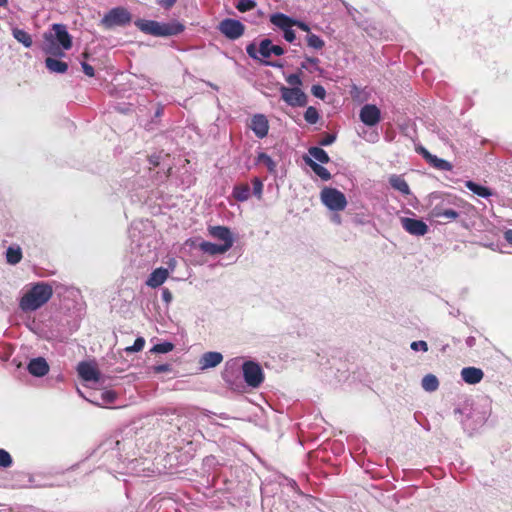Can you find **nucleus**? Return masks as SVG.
I'll return each instance as SVG.
<instances>
[{
    "label": "nucleus",
    "mask_w": 512,
    "mask_h": 512,
    "mask_svg": "<svg viewBox=\"0 0 512 512\" xmlns=\"http://www.w3.org/2000/svg\"><path fill=\"white\" fill-rule=\"evenodd\" d=\"M490 401L486 397L466 399L458 405L457 412L462 415V423L468 430L482 426L490 415Z\"/></svg>",
    "instance_id": "1"
},
{
    "label": "nucleus",
    "mask_w": 512,
    "mask_h": 512,
    "mask_svg": "<svg viewBox=\"0 0 512 512\" xmlns=\"http://www.w3.org/2000/svg\"><path fill=\"white\" fill-rule=\"evenodd\" d=\"M71 47L72 37L64 24H53L51 31L43 35L42 50L47 55L63 57Z\"/></svg>",
    "instance_id": "2"
},
{
    "label": "nucleus",
    "mask_w": 512,
    "mask_h": 512,
    "mask_svg": "<svg viewBox=\"0 0 512 512\" xmlns=\"http://www.w3.org/2000/svg\"><path fill=\"white\" fill-rule=\"evenodd\" d=\"M239 368L242 370L246 384H262L264 382L265 374L259 362L243 357H234L225 363L226 371H237Z\"/></svg>",
    "instance_id": "3"
},
{
    "label": "nucleus",
    "mask_w": 512,
    "mask_h": 512,
    "mask_svg": "<svg viewBox=\"0 0 512 512\" xmlns=\"http://www.w3.org/2000/svg\"><path fill=\"white\" fill-rule=\"evenodd\" d=\"M52 295L53 289L49 284L38 282L23 294L19 307L24 312L35 311L45 305Z\"/></svg>",
    "instance_id": "4"
},
{
    "label": "nucleus",
    "mask_w": 512,
    "mask_h": 512,
    "mask_svg": "<svg viewBox=\"0 0 512 512\" xmlns=\"http://www.w3.org/2000/svg\"><path fill=\"white\" fill-rule=\"evenodd\" d=\"M78 393L92 404L97 406H105L111 404L116 399V393L107 388V386H78Z\"/></svg>",
    "instance_id": "5"
},
{
    "label": "nucleus",
    "mask_w": 512,
    "mask_h": 512,
    "mask_svg": "<svg viewBox=\"0 0 512 512\" xmlns=\"http://www.w3.org/2000/svg\"><path fill=\"white\" fill-rule=\"evenodd\" d=\"M322 203L332 211H342L347 206L345 195L335 188H324L320 193Z\"/></svg>",
    "instance_id": "6"
},
{
    "label": "nucleus",
    "mask_w": 512,
    "mask_h": 512,
    "mask_svg": "<svg viewBox=\"0 0 512 512\" xmlns=\"http://www.w3.org/2000/svg\"><path fill=\"white\" fill-rule=\"evenodd\" d=\"M131 21V15L127 9L116 7L111 9L103 18L102 25L108 29L115 26H124Z\"/></svg>",
    "instance_id": "7"
},
{
    "label": "nucleus",
    "mask_w": 512,
    "mask_h": 512,
    "mask_svg": "<svg viewBox=\"0 0 512 512\" xmlns=\"http://www.w3.org/2000/svg\"><path fill=\"white\" fill-rule=\"evenodd\" d=\"M246 50H247L248 55L255 59L259 58L258 54L262 58H269L272 54H274L276 56H280L284 53V50L282 47H280L278 45H273L271 40H269V39H264L261 41L258 51L256 50L254 44L248 45Z\"/></svg>",
    "instance_id": "8"
},
{
    "label": "nucleus",
    "mask_w": 512,
    "mask_h": 512,
    "mask_svg": "<svg viewBox=\"0 0 512 512\" xmlns=\"http://www.w3.org/2000/svg\"><path fill=\"white\" fill-rule=\"evenodd\" d=\"M218 29L228 39L236 40L244 34L245 26L239 20L228 18L219 23Z\"/></svg>",
    "instance_id": "9"
},
{
    "label": "nucleus",
    "mask_w": 512,
    "mask_h": 512,
    "mask_svg": "<svg viewBox=\"0 0 512 512\" xmlns=\"http://www.w3.org/2000/svg\"><path fill=\"white\" fill-rule=\"evenodd\" d=\"M208 234L218 240L221 247H225L226 251H229L234 244V237L231 230L226 226H209Z\"/></svg>",
    "instance_id": "10"
},
{
    "label": "nucleus",
    "mask_w": 512,
    "mask_h": 512,
    "mask_svg": "<svg viewBox=\"0 0 512 512\" xmlns=\"http://www.w3.org/2000/svg\"><path fill=\"white\" fill-rule=\"evenodd\" d=\"M282 99L290 106H304L307 101L305 93L299 87L280 88Z\"/></svg>",
    "instance_id": "11"
},
{
    "label": "nucleus",
    "mask_w": 512,
    "mask_h": 512,
    "mask_svg": "<svg viewBox=\"0 0 512 512\" xmlns=\"http://www.w3.org/2000/svg\"><path fill=\"white\" fill-rule=\"evenodd\" d=\"M77 372L84 381L97 382L100 380V371L95 361H82L77 366Z\"/></svg>",
    "instance_id": "12"
},
{
    "label": "nucleus",
    "mask_w": 512,
    "mask_h": 512,
    "mask_svg": "<svg viewBox=\"0 0 512 512\" xmlns=\"http://www.w3.org/2000/svg\"><path fill=\"white\" fill-rule=\"evenodd\" d=\"M139 231H140V229L137 226V224H132V226L129 230V236H130L132 242H135L136 240L140 241V239H136ZM145 241H146V239L142 238L141 242L139 244H137L138 253L141 256L145 257V260H144L145 262H147V263L153 262L154 263L158 259V251L156 249L148 250V254L146 255L145 248L143 247Z\"/></svg>",
    "instance_id": "13"
},
{
    "label": "nucleus",
    "mask_w": 512,
    "mask_h": 512,
    "mask_svg": "<svg viewBox=\"0 0 512 512\" xmlns=\"http://www.w3.org/2000/svg\"><path fill=\"white\" fill-rule=\"evenodd\" d=\"M360 120L367 126H375L381 119V112L376 105L366 104L359 113Z\"/></svg>",
    "instance_id": "14"
},
{
    "label": "nucleus",
    "mask_w": 512,
    "mask_h": 512,
    "mask_svg": "<svg viewBox=\"0 0 512 512\" xmlns=\"http://www.w3.org/2000/svg\"><path fill=\"white\" fill-rule=\"evenodd\" d=\"M402 227L411 235L423 236L428 232L427 224L419 219L403 217L401 218Z\"/></svg>",
    "instance_id": "15"
},
{
    "label": "nucleus",
    "mask_w": 512,
    "mask_h": 512,
    "mask_svg": "<svg viewBox=\"0 0 512 512\" xmlns=\"http://www.w3.org/2000/svg\"><path fill=\"white\" fill-rule=\"evenodd\" d=\"M223 361V355L217 351L203 353L198 360V367L204 371L218 366Z\"/></svg>",
    "instance_id": "16"
},
{
    "label": "nucleus",
    "mask_w": 512,
    "mask_h": 512,
    "mask_svg": "<svg viewBox=\"0 0 512 512\" xmlns=\"http://www.w3.org/2000/svg\"><path fill=\"white\" fill-rule=\"evenodd\" d=\"M250 128L258 138H264L268 134L269 123L265 115L256 114L251 119Z\"/></svg>",
    "instance_id": "17"
},
{
    "label": "nucleus",
    "mask_w": 512,
    "mask_h": 512,
    "mask_svg": "<svg viewBox=\"0 0 512 512\" xmlns=\"http://www.w3.org/2000/svg\"><path fill=\"white\" fill-rule=\"evenodd\" d=\"M28 371L34 376L41 377L48 373L49 365L42 357L34 358L28 364Z\"/></svg>",
    "instance_id": "18"
},
{
    "label": "nucleus",
    "mask_w": 512,
    "mask_h": 512,
    "mask_svg": "<svg viewBox=\"0 0 512 512\" xmlns=\"http://www.w3.org/2000/svg\"><path fill=\"white\" fill-rule=\"evenodd\" d=\"M196 248L208 255H222L227 251L225 247H221L218 243H212L208 241H200L196 244V241L192 242Z\"/></svg>",
    "instance_id": "19"
},
{
    "label": "nucleus",
    "mask_w": 512,
    "mask_h": 512,
    "mask_svg": "<svg viewBox=\"0 0 512 512\" xmlns=\"http://www.w3.org/2000/svg\"><path fill=\"white\" fill-rule=\"evenodd\" d=\"M483 371L476 367H466L461 371V377L467 384H477L483 379Z\"/></svg>",
    "instance_id": "20"
},
{
    "label": "nucleus",
    "mask_w": 512,
    "mask_h": 512,
    "mask_svg": "<svg viewBox=\"0 0 512 512\" xmlns=\"http://www.w3.org/2000/svg\"><path fill=\"white\" fill-rule=\"evenodd\" d=\"M459 216L458 212L453 209H446L440 206H436L431 211V217L441 222V219L452 221Z\"/></svg>",
    "instance_id": "21"
},
{
    "label": "nucleus",
    "mask_w": 512,
    "mask_h": 512,
    "mask_svg": "<svg viewBox=\"0 0 512 512\" xmlns=\"http://www.w3.org/2000/svg\"><path fill=\"white\" fill-rule=\"evenodd\" d=\"M270 22L282 31L294 26V20L283 13L272 14Z\"/></svg>",
    "instance_id": "22"
},
{
    "label": "nucleus",
    "mask_w": 512,
    "mask_h": 512,
    "mask_svg": "<svg viewBox=\"0 0 512 512\" xmlns=\"http://www.w3.org/2000/svg\"><path fill=\"white\" fill-rule=\"evenodd\" d=\"M184 29V24H182L178 20H172L168 23H162V37L178 35L182 33Z\"/></svg>",
    "instance_id": "23"
},
{
    "label": "nucleus",
    "mask_w": 512,
    "mask_h": 512,
    "mask_svg": "<svg viewBox=\"0 0 512 512\" xmlns=\"http://www.w3.org/2000/svg\"><path fill=\"white\" fill-rule=\"evenodd\" d=\"M135 25L143 32L154 36H160V23L157 21L138 20Z\"/></svg>",
    "instance_id": "24"
},
{
    "label": "nucleus",
    "mask_w": 512,
    "mask_h": 512,
    "mask_svg": "<svg viewBox=\"0 0 512 512\" xmlns=\"http://www.w3.org/2000/svg\"><path fill=\"white\" fill-rule=\"evenodd\" d=\"M47 69L52 73L63 74L67 71L68 65L66 62L60 61L53 57H47L45 60Z\"/></svg>",
    "instance_id": "25"
},
{
    "label": "nucleus",
    "mask_w": 512,
    "mask_h": 512,
    "mask_svg": "<svg viewBox=\"0 0 512 512\" xmlns=\"http://www.w3.org/2000/svg\"><path fill=\"white\" fill-rule=\"evenodd\" d=\"M389 183L395 190L399 191L403 195L410 194V188L405 179L400 175H391Z\"/></svg>",
    "instance_id": "26"
},
{
    "label": "nucleus",
    "mask_w": 512,
    "mask_h": 512,
    "mask_svg": "<svg viewBox=\"0 0 512 512\" xmlns=\"http://www.w3.org/2000/svg\"><path fill=\"white\" fill-rule=\"evenodd\" d=\"M305 163L310 166L313 172L319 176L322 180H329L331 178L330 172L323 166L319 165L317 162L312 160L309 157H304Z\"/></svg>",
    "instance_id": "27"
},
{
    "label": "nucleus",
    "mask_w": 512,
    "mask_h": 512,
    "mask_svg": "<svg viewBox=\"0 0 512 512\" xmlns=\"http://www.w3.org/2000/svg\"><path fill=\"white\" fill-rule=\"evenodd\" d=\"M423 156L436 168L449 171L452 169V165L444 160L440 159L434 155H431L427 150L422 149Z\"/></svg>",
    "instance_id": "28"
},
{
    "label": "nucleus",
    "mask_w": 512,
    "mask_h": 512,
    "mask_svg": "<svg viewBox=\"0 0 512 512\" xmlns=\"http://www.w3.org/2000/svg\"><path fill=\"white\" fill-rule=\"evenodd\" d=\"M22 259V250L18 245L9 246L6 250V261L11 265L18 264Z\"/></svg>",
    "instance_id": "29"
},
{
    "label": "nucleus",
    "mask_w": 512,
    "mask_h": 512,
    "mask_svg": "<svg viewBox=\"0 0 512 512\" xmlns=\"http://www.w3.org/2000/svg\"><path fill=\"white\" fill-rule=\"evenodd\" d=\"M465 186L474 194L478 195L479 197L488 198L493 195L492 191L482 185H479L473 181H466Z\"/></svg>",
    "instance_id": "30"
},
{
    "label": "nucleus",
    "mask_w": 512,
    "mask_h": 512,
    "mask_svg": "<svg viewBox=\"0 0 512 512\" xmlns=\"http://www.w3.org/2000/svg\"><path fill=\"white\" fill-rule=\"evenodd\" d=\"M308 153H309L308 157L311 158L312 160H314L315 162L318 161L320 163L325 164V163H328L330 160L326 151H324L322 148H319V147H311L308 150Z\"/></svg>",
    "instance_id": "31"
},
{
    "label": "nucleus",
    "mask_w": 512,
    "mask_h": 512,
    "mask_svg": "<svg viewBox=\"0 0 512 512\" xmlns=\"http://www.w3.org/2000/svg\"><path fill=\"white\" fill-rule=\"evenodd\" d=\"M12 34L14 38L18 42L22 43L25 47L29 48L32 46V38L26 31L19 28H14Z\"/></svg>",
    "instance_id": "32"
},
{
    "label": "nucleus",
    "mask_w": 512,
    "mask_h": 512,
    "mask_svg": "<svg viewBox=\"0 0 512 512\" xmlns=\"http://www.w3.org/2000/svg\"><path fill=\"white\" fill-rule=\"evenodd\" d=\"M233 196L238 201H246L250 197V188L246 184L238 185L233 190Z\"/></svg>",
    "instance_id": "33"
},
{
    "label": "nucleus",
    "mask_w": 512,
    "mask_h": 512,
    "mask_svg": "<svg viewBox=\"0 0 512 512\" xmlns=\"http://www.w3.org/2000/svg\"><path fill=\"white\" fill-rule=\"evenodd\" d=\"M257 162L259 164H263L267 167L268 171L273 173L276 169V163L273 161V159L267 155L266 153H259L257 157Z\"/></svg>",
    "instance_id": "34"
},
{
    "label": "nucleus",
    "mask_w": 512,
    "mask_h": 512,
    "mask_svg": "<svg viewBox=\"0 0 512 512\" xmlns=\"http://www.w3.org/2000/svg\"><path fill=\"white\" fill-rule=\"evenodd\" d=\"M306 40L308 46L311 48L321 49L324 47V41L315 34H308Z\"/></svg>",
    "instance_id": "35"
},
{
    "label": "nucleus",
    "mask_w": 512,
    "mask_h": 512,
    "mask_svg": "<svg viewBox=\"0 0 512 512\" xmlns=\"http://www.w3.org/2000/svg\"><path fill=\"white\" fill-rule=\"evenodd\" d=\"M304 119L310 124H315L319 120L317 109L312 106L308 107L304 113Z\"/></svg>",
    "instance_id": "36"
},
{
    "label": "nucleus",
    "mask_w": 512,
    "mask_h": 512,
    "mask_svg": "<svg viewBox=\"0 0 512 512\" xmlns=\"http://www.w3.org/2000/svg\"><path fill=\"white\" fill-rule=\"evenodd\" d=\"M256 7V2L254 0H238L236 4V8L240 12H247Z\"/></svg>",
    "instance_id": "37"
},
{
    "label": "nucleus",
    "mask_w": 512,
    "mask_h": 512,
    "mask_svg": "<svg viewBox=\"0 0 512 512\" xmlns=\"http://www.w3.org/2000/svg\"><path fill=\"white\" fill-rule=\"evenodd\" d=\"M146 284L152 288L160 286V268L154 269L150 277L146 281Z\"/></svg>",
    "instance_id": "38"
},
{
    "label": "nucleus",
    "mask_w": 512,
    "mask_h": 512,
    "mask_svg": "<svg viewBox=\"0 0 512 512\" xmlns=\"http://www.w3.org/2000/svg\"><path fill=\"white\" fill-rule=\"evenodd\" d=\"M11 455L4 449H0V467L8 468L12 465Z\"/></svg>",
    "instance_id": "39"
},
{
    "label": "nucleus",
    "mask_w": 512,
    "mask_h": 512,
    "mask_svg": "<svg viewBox=\"0 0 512 512\" xmlns=\"http://www.w3.org/2000/svg\"><path fill=\"white\" fill-rule=\"evenodd\" d=\"M318 62L319 60L317 58H306L305 61L302 62L301 67L312 72L319 69Z\"/></svg>",
    "instance_id": "40"
},
{
    "label": "nucleus",
    "mask_w": 512,
    "mask_h": 512,
    "mask_svg": "<svg viewBox=\"0 0 512 512\" xmlns=\"http://www.w3.org/2000/svg\"><path fill=\"white\" fill-rule=\"evenodd\" d=\"M144 345H145L144 338L138 337L132 346H128L125 348V351L127 353L139 352L143 349Z\"/></svg>",
    "instance_id": "41"
},
{
    "label": "nucleus",
    "mask_w": 512,
    "mask_h": 512,
    "mask_svg": "<svg viewBox=\"0 0 512 512\" xmlns=\"http://www.w3.org/2000/svg\"><path fill=\"white\" fill-rule=\"evenodd\" d=\"M252 184H253V194L258 199H261L262 198V193H263V183H262V181L259 178L255 177L252 180Z\"/></svg>",
    "instance_id": "42"
},
{
    "label": "nucleus",
    "mask_w": 512,
    "mask_h": 512,
    "mask_svg": "<svg viewBox=\"0 0 512 512\" xmlns=\"http://www.w3.org/2000/svg\"><path fill=\"white\" fill-rule=\"evenodd\" d=\"M286 82L292 87H299L302 85V81L298 74H290L286 77Z\"/></svg>",
    "instance_id": "43"
},
{
    "label": "nucleus",
    "mask_w": 512,
    "mask_h": 512,
    "mask_svg": "<svg viewBox=\"0 0 512 512\" xmlns=\"http://www.w3.org/2000/svg\"><path fill=\"white\" fill-rule=\"evenodd\" d=\"M312 94L319 99H324L326 96V91L321 85H313L311 88Z\"/></svg>",
    "instance_id": "44"
},
{
    "label": "nucleus",
    "mask_w": 512,
    "mask_h": 512,
    "mask_svg": "<svg viewBox=\"0 0 512 512\" xmlns=\"http://www.w3.org/2000/svg\"><path fill=\"white\" fill-rule=\"evenodd\" d=\"M411 349L414 350V351H423V352H426L428 351V345L425 341H414L411 343L410 345Z\"/></svg>",
    "instance_id": "45"
},
{
    "label": "nucleus",
    "mask_w": 512,
    "mask_h": 512,
    "mask_svg": "<svg viewBox=\"0 0 512 512\" xmlns=\"http://www.w3.org/2000/svg\"><path fill=\"white\" fill-rule=\"evenodd\" d=\"M421 384H438V379L433 374H427L423 379Z\"/></svg>",
    "instance_id": "46"
},
{
    "label": "nucleus",
    "mask_w": 512,
    "mask_h": 512,
    "mask_svg": "<svg viewBox=\"0 0 512 512\" xmlns=\"http://www.w3.org/2000/svg\"><path fill=\"white\" fill-rule=\"evenodd\" d=\"M81 66H82L83 72L87 76H89V77H93L94 76V68L91 65H89L86 62H82Z\"/></svg>",
    "instance_id": "47"
},
{
    "label": "nucleus",
    "mask_w": 512,
    "mask_h": 512,
    "mask_svg": "<svg viewBox=\"0 0 512 512\" xmlns=\"http://www.w3.org/2000/svg\"><path fill=\"white\" fill-rule=\"evenodd\" d=\"M284 38L288 42H293L295 40V32L292 30V28H288L287 30H284Z\"/></svg>",
    "instance_id": "48"
},
{
    "label": "nucleus",
    "mask_w": 512,
    "mask_h": 512,
    "mask_svg": "<svg viewBox=\"0 0 512 512\" xmlns=\"http://www.w3.org/2000/svg\"><path fill=\"white\" fill-rule=\"evenodd\" d=\"M336 137L332 134L326 135L321 141L320 144L323 146H328L335 141Z\"/></svg>",
    "instance_id": "49"
},
{
    "label": "nucleus",
    "mask_w": 512,
    "mask_h": 512,
    "mask_svg": "<svg viewBox=\"0 0 512 512\" xmlns=\"http://www.w3.org/2000/svg\"><path fill=\"white\" fill-rule=\"evenodd\" d=\"M174 345L171 342H162V354L172 351Z\"/></svg>",
    "instance_id": "50"
},
{
    "label": "nucleus",
    "mask_w": 512,
    "mask_h": 512,
    "mask_svg": "<svg viewBox=\"0 0 512 512\" xmlns=\"http://www.w3.org/2000/svg\"><path fill=\"white\" fill-rule=\"evenodd\" d=\"M294 26H297L298 28H300L302 31H305V32H309V30H310L309 26L306 23L301 22V21L294 20Z\"/></svg>",
    "instance_id": "51"
},
{
    "label": "nucleus",
    "mask_w": 512,
    "mask_h": 512,
    "mask_svg": "<svg viewBox=\"0 0 512 512\" xmlns=\"http://www.w3.org/2000/svg\"><path fill=\"white\" fill-rule=\"evenodd\" d=\"M162 297L166 303L172 300V294L167 289H162Z\"/></svg>",
    "instance_id": "52"
},
{
    "label": "nucleus",
    "mask_w": 512,
    "mask_h": 512,
    "mask_svg": "<svg viewBox=\"0 0 512 512\" xmlns=\"http://www.w3.org/2000/svg\"><path fill=\"white\" fill-rule=\"evenodd\" d=\"M175 2L176 0H162V7L169 9L175 4Z\"/></svg>",
    "instance_id": "53"
},
{
    "label": "nucleus",
    "mask_w": 512,
    "mask_h": 512,
    "mask_svg": "<svg viewBox=\"0 0 512 512\" xmlns=\"http://www.w3.org/2000/svg\"><path fill=\"white\" fill-rule=\"evenodd\" d=\"M504 238L509 244L512 245V229H509L504 233Z\"/></svg>",
    "instance_id": "54"
},
{
    "label": "nucleus",
    "mask_w": 512,
    "mask_h": 512,
    "mask_svg": "<svg viewBox=\"0 0 512 512\" xmlns=\"http://www.w3.org/2000/svg\"><path fill=\"white\" fill-rule=\"evenodd\" d=\"M159 159L160 157L157 156V155H152L150 158H149V161L150 163L153 165V166H158L159 164Z\"/></svg>",
    "instance_id": "55"
},
{
    "label": "nucleus",
    "mask_w": 512,
    "mask_h": 512,
    "mask_svg": "<svg viewBox=\"0 0 512 512\" xmlns=\"http://www.w3.org/2000/svg\"><path fill=\"white\" fill-rule=\"evenodd\" d=\"M150 351L153 353H159L160 352V343L153 345V347L151 348Z\"/></svg>",
    "instance_id": "56"
},
{
    "label": "nucleus",
    "mask_w": 512,
    "mask_h": 512,
    "mask_svg": "<svg viewBox=\"0 0 512 512\" xmlns=\"http://www.w3.org/2000/svg\"><path fill=\"white\" fill-rule=\"evenodd\" d=\"M167 275H168V271L166 269L162 268V276H161L162 283L165 281Z\"/></svg>",
    "instance_id": "57"
},
{
    "label": "nucleus",
    "mask_w": 512,
    "mask_h": 512,
    "mask_svg": "<svg viewBox=\"0 0 512 512\" xmlns=\"http://www.w3.org/2000/svg\"><path fill=\"white\" fill-rule=\"evenodd\" d=\"M424 388L428 392H433L436 390L437 386H424Z\"/></svg>",
    "instance_id": "58"
},
{
    "label": "nucleus",
    "mask_w": 512,
    "mask_h": 512,
    "mask_svg": "<svg viewBox=\"0 0 512 512\" xmlns=\"http://www.w3.org/2000/svg\"><path fill=\"white\" fill-rule=\"evenodd\" d=\"M8 0H0V6H5Z\"/></svg>",
    "instance_id": "59"
},
{
    "label": "nucleus",
    "mask_w": 512,
    "mask_h": 512,
    "mask_svg": "<svg viewBox=\"0 0 512 512\" xmlns=\"http://www.w3.org/2000/svg\"><path fill=\"white\" fill-rule=\"evenodd\" d=\"M159 115H160V108H157V109L155 110V116H159Z\"/></svg>",
    "instance_id": "60"
},
{
    "label": "nucleus",
    "mask_w": 512,
    "mask_h": 512,
    "mask_svg": "<svg viewBox=\"0 0 512 512\" xmlns=\"http://www.w3.org/2000/svg\"><path fill=\"white\" fill-rule=\"evenodd\" d=\"M334 221H336L337 223H340V218H339V216H334Z\"/></svg>",
    "instance_id": "61"
}]
</instances>
